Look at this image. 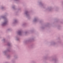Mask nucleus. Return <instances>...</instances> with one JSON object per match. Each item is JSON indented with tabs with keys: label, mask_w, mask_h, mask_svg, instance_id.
I'll list each match as a JSON object with an SVG mask.
<instances>
[{
	"label": "nucleus",
	"mask_w": 63,
	"mask_h": 63,
	"mask_svg": "<svg viewBox=\"0 0 63 63\" xmlns=\"http://www.w3.org/2000/svg\"><path fill=\"white\" fill-rule=\"evenodd\" d=\"M0 19H4L5 20L1 24V25L2 26H4L7 24L8 21L7 19L6 18L5 16H2L0 17Z\"/></svg>",
	"instance_id": "nucleus-1"
},
{
	"label": "nucleus",
	"mask_w": 63,
	"mask_h": 63,
	"mask_svg": "<svg viewBox=\"0 0 63 63\" xmlns=\"http://www.w3.org/2000/svg\"><path fill=\"white\" fill-rule=\"evenodd\" d=\"M25 14L27 16H29V13H28V12L27 11H26L25 12Z\"/></svg>",
	"instance_id": "nucleus-2"
},
{
	"label": "nucleus",
	"mask_w": 63,
	"mask_h": 63,
	"mask_svg": "<svg viewBox=\"0 0 63 63\" xmlns=\"http://www.w3.org/2000/svg\"><path fill=\"white\" fill-rule=\"evenodd\" d=\"M18 33L19 35H22V32L21 31H19L18 32Z\"/></svg>",
	"instance_id": "nucleus-3"
},
{
	"label": "nucleus",
	"mask_w": 63,
	"mask_h": 63,
	"mask_svg": "<svg viewBox=\"0 0 63 63\" xmlns=\"http://www.w3.org/2000/svg\"><path fill=\"white\" fill-rule=\"evenodd\" d=\"M38 21V19H37V18H34V19L33 20L34 22H37V21Z\"/></svg>",
	"instance_id": "nucleus-4"
},
{
	"label": "nucleus",
	"mask_w": 63,
	"mask_h": 63,
	"mask_svg": "<svg viewBox=\"0 0 63 63\" xmlns=\"http://www.w3.org/2000/svg\"><path fill=\"white\" fill-rule=\"evenodd\" d=\"M16 22H17V21L16 20H15L14 22L13 23V24H14V23H16Z\"/></svg>",
	"instance_id": "nucleus-5"
},
{
	"label": "nucleus",
	"mask_w": 63,
	"mask_h": 63,
	"mask_svg": "<svg viewBox=\"0 0 63 63\" xmlns=\"http://www.w3.org/2000/svg\"><path fill=\"white\" fill-rule=\"evenodd\" d=\"M4 7H1L0 8V9H1V10H3V9H4Z\"/></svg>",
	"instance_id": "nucleus-6"
},
{
	"label": "nucleus",
	"mask_w": 63,
	"mask_h": 63,
	"mask_svg": "<svg viewBox=\"0 0 63 63\" xmlns=\"http://www.w3.org/2000/svg\"><path fill=\"white\" fill-rule=\"evenodd\" d=\"M39 4L40 6H42V5H43V4H42V3H40Z\"/></svg>",
	"instance_id": "nucleus-7"
},
{
	"label": "nucleus",
	"mask_w": 63,
	"mask_h": 63,
	"mask_svg": "<svg viewBox=\"0 0 63 63\" xmlns=\"http://www.w3.org/2000/svg\"><path fill=\"white\" fill-rule=\"evenodd\" d=\"M15 1H19V0H14Z\"/></svg>",
	"instance_id": "nucleus-8"
},
{
	"label": "nucleus",
	"mask_w": 63,
	"mask_h": 63,
	"mask_svg": "<svg viewBox=\"0 0 63 63\" xmlns=\"http://www.w3.org/2000/svg\"><path fill=\"white\" fill-rule=\"evenodd\" d=\"M16 40H19V39H18V38H16Z\"/></svg>",
	"instance_id": "nucleus-9"
},
{
	"label": "nucleus",
	"mask_w": 63,
	"mask_h": 63,
	"mask_svg": "<svg viewBox=\"0 0 63 63\" xmlns=\"http://www.w3.org/2000/svg\"><path fill=\"white\" fill-rule=\"evenodd\" d=\"M8 45L9 46L10 45V43H8Z\"/></svg>",
	"instance_id": "nucleus-10"
},
{
	"label": "nucleus",
	"mask_w": 63,
	"mask_h": 63,
	"mask_svg": "<svg viewBox=\"0 0 63 63\" xmlns=\"http://www.w3.org/2000/svg\"><path fill=\"white\" fill-rule=\"evenodd\" d=\"M48 9L49 11H50V10H51V9Z\"/></svg>",
	"instance_id": "nucleus-11"
},
{
	"label": "nucleus",
	"mask_w": 63,
	"mask_h": 63,
	"mask_svg": "<svg viewBox=\"0 0 63 63\" xmlns=\"http://www.w3.org/2000/svg\"><path fill=\"white\" fill-rule=\"evenodd\" d=\"M8 31H9V30H10V29H8Z\"/></svg>",
	"instance_id": "nucleus-12"
},
{
	"label": "nucleus",
	"mask_w": 63,
	"mask_h": 63,
	"mask_svg": "<svg viewBox=\"0 0 63 63\" xmlns=\"http://www.w3.org/2000/svg\"><path fill=\"white\" fill-rule=\"evenodd\" d=\"M52 44V45H54V44L53 43Z\"/></svg>",
	"instance_id": "nucleus-13"
},
{
	"label": "nucleus",
	"mask_w": 63,
	"mask_h": 63,
	"mask_svg": "<svg viewBox=\"0 0 63 63\" xmlns=\"http://www.w3.org/2000/svg\"><path fill=\"white\" fill-rule=\"evenodd\" d=\"M51 44H52L51 43Z\"/></svg>",
	"instance_id": "nucleus-14"
}]
</instances>
